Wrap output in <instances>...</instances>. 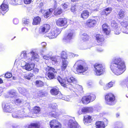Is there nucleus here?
I'll return each instance as SVG.
<instances>
[{"mask_svg": "<svg viewBox=\"0 0 128 128\" xmlns=\"http://www.w3.org/2000/svg\"><path fill=\"white\" fill-rule=\"evenodd\" d=\"M124 62L120 58H116L113 60L110 65V68L113 72L116 75L122 74L126 70Z\"/></svg>", "mask_w": 128, "mask_h": 128, "instance_id": "obj_1", "label": "nucleus"}, {"mask_svg": "<svg viewBox=\"0 0 128 128\" xmlns=\"http://www.w3.org/2000/svg\"><path fill=\"white\" fill-rule=\"evenodd\" d=\"M58 80L61 85L64 87L68 88L71 91H73L75 92L77 91V89L74 87H72L73 85L70 83H72L75 84L77 82L76 79L73 77H69L66 80H62L60 76H58L57 78Z\"/></svg>", "mask_w": 128, "mask_h": 128, "instance_id": "obj_2", "label": "nucleus"}, {"mask_svg": "<svg viewBox=\"0 0 128 128\" xmlns=\"http://www.w3.org/2000/svg\"><path fill=\"white\" fill-rule=\"evenodd\" d=\"M20 56L25 59V61L30 63L32 61L38 62L39 60L38 56L36 52L32 51L30 52L27 56L26 52L23 51L21 53Z\"/></svg>", "mask_w": 128, "mask_h": 128, "instance_id": "obj_3", "label": "nucleus"}, {"mask_svg": "<svg viewBox=\"0 0 128 128\" xmlns=\"http://www.w3.org/2000/svg\"><path fill=\"white\" fill-rule=\"evenodd\" d=\"M94 70L95 74L97 76L103 74L105 71L104 67L102 64H96L94 65Z\"/></svg>", "mask_w": 128, "mask_h": 128, "instance_id": "obj_4", "label": "nucleus"}, {"mask_svg": "<svg viewBox=\"0 0 128 128\" xmlns=\"http://www.w3.org/2000/svg\"><path fill=\"white\" fill-rule=\"evenodd\" d=\"M23 111V110L22 109L21 110L14 109L12 112V116L14 118H18L26 116H32L30 115H26L24 114V112Z\"/></svg>", "mask_w": 128, "mask_h": 128, "instance_id": "obj_5", "label": "nucleus"}, {"mask_svg": "<svg viewBox=\"0 0 128 128\" xmlns=\"http://www.w3.org/2000/svg\"><path fill=\"white\" fill-rule=\"evenodd\" d=\"M115 98L112 94L109 93L107 94L105 96V100L106 103L110 105H113L116 103Z\"/></svg>", "mask_w": 128, "mask_h": 128, "instance_id": "obj_6", "label": "nucleus"}, {"mask_svg": "<svg viewBox=\"0 0 128 128\" xmlns=\"http://www.w3.org/2000/svg\"><path fill=\"white\" fill-rule=\"evenodd\" d=\"M61 32L60 30L57 28L52 29L50 32L46 34V36L50 38H56Z\"/></svg>", "mask_w": 128, "mask_h": 128, "instance_id": "obj_7", "label": "nucleus"}, {"mask_svg": "<svg viewBox=\"0 0 128 128\" xmlns=\"http://www.w3.org/2000/svg\"><path fill=\"white\" fill-rule=\"evenodd\" d=\"M95 95L92 94H90L89 95L83 97L82 99V101L84 104H87L90 102H92L96 99Z\"/></svg>", "mask_w": 128, "mask_h": 128, "instance_id": "obj_8", "label": "nucleus"}, {"mask_svg": "<svg viewBox=\"0 0 128 128\" xmlns=\"http://www.w3.org/2000/svg\"><path fill=\"white\" fill-rule=\"evenodd\" d=\"M46 72H48L47 74L48 77V78H47L48 79L51 80L53 79L54 78V74L52 72L54 73H56V71L54 68L52 67L48 66L46 68Z\"/></svg>", "mask_w": 128, "mask_h": 128, "instance_id": "obj_9", "label": "nucleus"}, {"mask_svg": "<svg viewBox=\"0 0 128 128\" xmlns=\"http://www.w3.org/2000/svg\"><path fill=\"white\" fill-rule=\"evenodd\" d=\"M88 69V68L86 66L83 65H78L77 66L74 72L76 74H81L86 71Z\"/></svg>", "mask_w": 128, "mask_h": 128, "instance_id": "obj_10", "label": "nucleus"}, {"mask_svg": "<svg viewBox=\"0 0 128 128\" xmlns=\"http://www.w3.org/2000/svg\"><path fill=\"white\" fill-rule=\"evenodd\" d=\"M27 62L25 61H23V63L22 62L21 66L24 69L28 71H30L33 69L34 64V63H31L30 64L28 62Z\"/></svg>", "mask_w": 128, "mask_h": 128, "instance_id": "obj_11", "label": "nucleus"}, {"mask_svg": "<svg viewBox=\"0 0 128 128\" xmlns=\"http://www.w3.org/2000/svg\"><path fill=\"white\" fill-rule=\"evenodd\" d=\"M8 4L7 0H4L0 6V12L2 15H4L8 10Z\"/></svg>", "mask_w": 128, "mask_h": 128, "instance_id": "obj_12", "label": "nucleus"}, {"mask_svg": "<svg viewBox=\"0 0 128 128\" xmlns=\"http://www.w3.org/2000/svg\"><path fill=\"white\" fill-rule=\"evenodd\" d=\"M50 26L49 24H45L41 26L40 28V33L41 34H45L46 35V33H48V32L50 30Z\"/></svg>", "mask_w": 128, "mask_h": 128, "instance_id": "obj_13", "label": "nucleus"}, {"mask_svg": "<svg viewBox=\"0 0 128 128\" xmlns=\"http://www.w3.org/2000/svg\"><path fill=\"white\" fill-rule=\"evenodd\" d=\"M4 111L6 112H12L14 108L12 105L10 103H6L2 106Z\"/></svg>", "mask_w": 128, "mask_h": 128, "instance_id": "obj_14", "label": "nucleus"}, {"mask_svg": "<svg viewBox=\"0 0 128 128\" xmlns=\"http://www.w3.org/2000/svg\"><path fill=\"white\" fill-rule=\"evenodd\" d=\"M68 124L69 128H80L78 123L70 119L69 120Z\"/></svg>", "mask_w": 128, "mask_h": 128, "instance_id": "obj_15", "label": "nucleus"}, {"mask_svg": "<svg viewBox=\"0 0 128 128\" xmlns=\"http://www.w3.org/2000/svg\"><path fill=\"white\" fill-rule=\"evenodd\" d=\"M120 24L122 26L121 30L123 33L128 34V22L126 21H123L121 22Z\"/></svg>", "mask_w": 128, "mask_h": 128, "instance_id": "obj_16", "label": "nucleus"}, {"mask_svg": "<svg viewBox=\"0 0 128 128\" xmlns=\"http://www.w3.org/2000/svg\"><path fill=\"white\" fill-rule=\"evenodd\" d=\"M97 23V22L94 19H89L87 20L85 24L87 27L91 28L94 26Z\"/></svg>", "mask_w": 128, "mask_h": 128, "instance_id": "obj_17", "label": "nucleus"}, {"mask_svg": "<svg viewBox=\"0 0 128 128\" xmlns=\"http://www.w3.org/2000/svg\"><path fill=\"white\" fill-rule=\"evenodd\" d=\"M102 28L105 34L108 35L110 34V26L106 24H104L102 25Z\"/></svg>", "mask_w": 128, "mask_h": 128, "instance_id": "obj_18", "label": "nucleus"}, {"mask_svg": "<svg viewBox=\"0 0 128 128\" xmlns=\"http://www.w3.org/2000/svg\"><path fill=\"white\" fill-rule=\"evenodd\" d=\"M67 23L66 20L65 18H60L58 19L56 22V25L59 26H62L66 25Z\"/></svg>", "mask_w": 128, "mask_h": 128, "instance_id": "obj_19", "label": "nucleus"}, {"mask_svg": "<svg viewBox=\"0 0 128 128\" xmlns=\"http://www.w3.org/2000/svg\"><path fill=\"white\" fill-rule=\"evenodd\" d=\"M95 36L97 42L99 45L101 44L104 42V38L103 36L98 34H96Z\"/></svg>", "mask_w": 128, "mask_h": 128, "instance_id": "obj_20", "label": "nucleus"}, {"mask_svg": "<svg viewBox=\"0 0 128 128\" xmlns=\"http://www.w3.org/2000/svg\"><path fill=\"white\" fill-rule=\"evenodd\" d=\"M73 34L72 33H68V35L63 39V41L65 42H70L71 40L73 38Z\"/></svg>", "mask_w": 128, "mask_h": 128, "instance_id": "obj_21", "label": "nucleus"}, {"mask_svg": "<svg viewBox=\"0 0 128 128\" xmlns=\"http://www.w3.org/2000/svg\"><path fill=\"white\" fill-rule=\"evenodd\" d=\"M92 120L91 117L90 116L86 115L84 116L83 121L84 122L85 124L90 123Z\"/></svg>", "mask_w": 128, "mask_h": 128, "instance_id": "obj_22", "label": "nucleus"}, {"mask_svg": "<svg viewBox=\"0 0 128 128\" xmlns=\"http://www.w3.org/2000/svg\"><path fill=\"white\" fill-rule=\"evenodd\" d=\"M68 63V59L62 60V66L61 67V69L62 70H64L66 68Z\"/></svg>", "mask_w": 128, "mask_h": 128, "instance_id": "obj_23", "label": "nucleus"}, {"mask_svg": "<svg viewBox=\"0 0 128 128\" xmlns=\"http://www.w3.org/2000/svg\"><path fill=\"white\" fill-rule=\"evenodd\" d=\"M90 12L87 10H84L82 12L81 15V17L84 19H86L88 16Z\"/></svg>", "mask_w": 128, "mask_h": 128, "instance_id": "obj_24", "label": "nucleus"}, {"mask_svg": "<svg viewBox=\"0 0 128 128\" xmlns=\"http://www.w3.org/2000/svg\"><path fill=\"white\" fill-rule=\"evenodd\" d=\"M60 114L58 112V110H54L50 112L49 114L51 116L56 117L60 115Z\"/></svg>", "mask_w": 128, "mask_h": 128, "instance_id": "obj_25", "label": "nucleus"}, {"mask_svg": "<svg viewBox=\"0 0 128 128\" xmlns=\"http://www.w3.org/2000/svg\"><path fill=\"white\" fill-rule=\"evenodd\" d=\"M96 128H104L105 125L103 122L98 121L96 123Z\"/></svg>", "mask_w": 128, "mask_h": 128, "instance_id": "obj_26", "label": "nucleus"}, {"mask_svg": "<svg viewBox=\"0 0 128 128\" xmlns=\"http://www.w3.org/2000/svg\"><path fill=\"white\" fill-rule=\"evenodd\" d=\"M18 90L19 92L24 96H26L28 94L27 90L23 87H19Z\"/></svg>", "mask_w": 128, "mask_h": 128, "instance_id": "obj_27", "label": "nucleus"}, {"mask_svg": "<svg viewBox=\"0 0 128 128\" xmlns=\"http://www.w3.org/2000/svg\"><path fill=\"white\" fill-rule=\"evenodd\" d=\"M88 36L86 33H84L80 35V40L83 42L88 40Z\"/></svg>", "mask_w": 128, "mask_h": 128, "instance_id": "obj_28", "label": "nucleus"}, {"mask_svg": "<svg viewBox=\"0 0 128 128\" xmlns=\"http://www.w3.org/2000/svg\"><path fill=\"white\" fill-rule=\"evenodd\" d=\"M53 11L52 8H50L48 10H47L44 14V16L45 18H47L49 17L52 13Z\"/></svg>", "mask_w": 128, "mask_h": 128, "instance_id": "obj_29", "label": "nucleus"}, {"mask_svg": "<svg viewBox=\"0 0 128 128\" xmlns=\"http://www.w3.org/2000/svg\"><path fill=\"white\" fill-rule=\"evenodd\" d=\"M23 25L24 26H30V20L28 18H24L22 20Z\"/></svg>", "mask_w": 128, "mask_h": 128, "instance_id": "obj_30", "label": "nucleus"}, {"mask_svg": "<svg viewBox=\"0 0 128 128\" xmlns=\"http://www.w3.org/2000/svg\"><path fill=\"white\" fill-rule=\"evenodd\" d=\"M41 21V18L38 16L34 18L33 20L32 24L34 25L38 24H40Z\"/></svg>", "mask_w": 128, "mask_h": 128, "instance_id": "obj_31", "label": "nucleus"}, {"mask_svg": "<svg viewBox=\"0 0 128 128\" xmlns=\"http://www.w3.org/2000/svg\"><path fill=\"white\" fill-rule=\"evenodd\" d=\"M114 84V82H110L108 83L107 84L104 86V89L105 90H108L110 88L112 87Z\"/></svg>", "mask_w": 128, "mask_h": 128, "instance_id": "obj_32", "label": "nucleus"}, {"mask_svg": "<svg viewBox=\"0 0 128 128\" xmlns=\"http://www.w3.org/2000/svg\"><path fill=\"white\" fill-rule=\"evenodd\" d=\"M59 90L58 88H53L52 89L50 90L51 94L54 96L57 95L58 93Z\"/></svg>", "mask_w": 128, "mask_h": 128, "instance_id": "obj_33", "label": "nucleus"}, {"mask_svg": "<svg viewBox=\"0 0 128 128\" xmlns=\"http://www.w3.org/2000/svg\"><path fill=\"white\" fill-rule=\"evenodd\" d=\"M26 128H39V126L37 123H32L26 126Z\"/></svg>", "mask_w": 128, "mask_h": 128, "instance_id": "obj_34", "label": "nucleus"}, {"mask_svg": "<svg viewBox=\"0 0 128 128\" xmlns=\"http://www.w3.org/2000/svg\"><path fill=\"white\" fill-rule=\"evenodd\" d=\"M62 9L60 8H58L55 10L54 14L55 16H58L60 14L62 13Z\"/></svg>", "mask_w": 128, "mask_h": 128, "instance_id": "obj_35", "label": "nucleus"}, {"mask_svg": "<svg viewBox=\"0 0 128 128\" xmlns=\"http://www.w3.org/2000/svg\"><path fill=\"white\" fill-rule=\"evenodd\" d=\"M19 0H10V3L12 4L16 5L20 4L21 2Z\"/></svg>", "mask_w": 128, "mask_h": 128, "instance_id": "obj_36", "label": "nucleus"}, {"mask_svg": "<svg viewBox=\"0 0 128 128\" xmlns=\"http://www.w3.org/2000/svg\"><path fill=\"white\" fill-rule=\"evenodd\" d=\"M58 122L56 120H51L50 122V127L52 128Z\"/></svg>", "mask_w": 128, "mask_h": 128, "instance_id": "obj_37", "label": "nucleus"}, {"mask_svg": "<svg viewBox=\"0 0 128 128\" xmlns=\"http://www.w3.org/2000/svg\"><path fill=\"white\" fill-rule=\"evenodd\" d=\"M112 10V9L111 8L108 7L104 9V12L105 13L106 16H107L111 12Z\"/></svg>", "mask_w": 128, "mask_h": 128, "instance_id": "obj_38", "label": "nucleus"}, {"mask_svg": "<svg viewBox=\"0 0 128 128\" xmlns=\"http://www.w3.org/2000/svg\"><path fill=\"white\" fill-rule=\"evenodd\" d=\"M61 56L62 60L68 59L67 54L66 52H62L61 53Z\"/></svg>", "mask_w": 128, "mask_h": 128, "instance_id": "obj_39", "label": "nucleus"}, {"mask_svg": "<svg viewBox=\"0 0 128 128\" xmlns=\"http://www.w3.org/2000/svg\"><path fill=\"white\" fill-rule=\"evenodd\" d=\"M36 86H37L41 87L43 86L44 83L40 80H36L35 82Z\"/></svg>", "mask_w": 128, "mask_h": 128, "instance_id": "obj_40", "label": "nucleus"}, {"mask_svg": "<svg viewBox=\"0 0 128 128\" xmlns=\"http://www.w3.org/2000/svg\"><path fill=\"white\" fill-rule=\"evenodd\" d=\"M118 18H122L125 16L124 14V12L122 10H121L120 11L118 14Z\"/></svg>", "mask_w": 128, "mask_h": 128, "instance_id": "obj_41", "label": "nucleus"}, {"mask_svg": "<svg viewBox=\"0 0 128 128\" xmlns=\"http://www.w3.org/2000/svg\"><path fill=\"white\" fill-rule=\"evenodd\" d=\"M111 25L112 27L114 28H117V27H119L118 26V24L114 20H112V21Z\"/></svg>", "mask_w": 128, "mask_h": 128, "instance_id": "obj_42", "label": "nucleus"}, {"mask_svg": "<svg viewBox=\"0 0 128 128\" xmlns=\"http://www.w3.org/2000/svg\"><path fill=\"white\" fill-rule=\"evenodd\" d=\"M114 29V32L115 34H118L120 33L121 29L120 28V26Z\"/></svg>", "mask_w": 128, "mask_h": 128, "instance_id": "obj_43", "label": "nucleus"}, {"mask_svg": "<svg viewBox=\"0 0 128 128\" xmlns=\"http://www.w3.org/2000/svg\"><path fill=\"white\" fill-rule=\"evenodd\" d=\"M50 60H51L52 63L53 64H54L57 62V58L54 56L51 57Z\"/></svg>", "mask_w": 128, "mask_h": 128, "instance_id": "obj_44", "label": "nucleus"}, {"mask_svg": "<svg viewBox=\"0 0 128 128\" xmlns=\"http://www.w3.org/2000/svg\"><path fill=\"white\" fill-rule=\"evenodd\" d=\"M40 110V108L37 106L34 107L32 110L34 114L38 113Z\"/></svg>", "mask_w": 128, "mask_h": 128, "instance_id": "obj_45", "label": "nucleus"}, {"mask_svg": "<svg viewBox=\"0 0 128 128\" xmlns=\"http://www.w3.org/2000/svg\"><path fill=\"white\" fill-rule=\"evenodd\" d=\"M77 9H79V8L78 7V4L75 5L74 6H72L71 8V10L72 12H74L76 10H77Z\"/></svg>", "mask_w": 128, "mask_h": 128, "instance_id": "obj_46", "label": "nucleus"}, {"mask_svg": "<svg viewBox=\"0 0 128 128\" xmlns=\"http://www.w3.org/2000/svg\"><path fill=\"white\" fill-rule=\"evenodd\" d=\"M33 76V74L30 73L28 74H26L24 76L25 78L28 80H30L31 77H32Z\"/></svg>", "mask_w": 128, "mask_h": 128, "instance_id": "obj_47", "label": "nucleus"}, {"mask_svg": "<svg viewBox=\"0 0 128 128\" xmlns=\"http://www.w3.org/2000/svg\"><path fill=\"white\" fill-rule=\"evenodd\" d=\"M50 106L53 109L56 110L57 108V105L56 103H53L50 104Z\"/></svg>", "mask_w": 128, "mask_h": 128, "instance_id": "obj_48", "label": "nucleus"}, {"mask_svg": "<svg viewBox=\"0 0 128 128\" xmlns=\"http://www.w3.org/2000/svg\"><path fill=\"white\" fill-rule=\"evenodd\" d=\"M14 102L17 105L19 104L22 102V100L18 99H16L14 100Z\"/></svg>", "mask_w": 128, "mask_h": 128, "instance_id": "obj_49", "label": "nucleus"}, {"mask_svg": "<svg viewBox=\"0 0 128 128\" xmlns=\"http://www.w3.org/2000/svg\"><path fill=\"white\" fill-rule=\"evenodd\" d=\"M62 125L59 122H58L57 124H56L52 128H61Z\"/></svg>", "mask_w": 128, "mask_h": 128, "instance_id": "obj_50", "label": "nucleus"}, {"mask_svg": "<svg viewBox=\"0 0 128 128\" xmlns=\"http://www.w3.org/2000/svg\"><path fill=\"white\" fill-rule=\"evenodd\" d=\"M12 76V74L9 72H7L6 73L4 77L6 78H9Z\"/></svg>", "mask_w": 128, "mask_h": 128, "instance_id": "obj_51", "label": "nucleus"}, {"mask_svg": "<svg viewBox=\"0 0 128 128\" xmlns=\"http://www.w3.org/2000/svg\"><path fill=\"white\" fill-rule=\"evenodd\" d=\"M88 113H90L93 112L94 110L93 108L92 107H87Z\"/></svg>", "mask_w": 128, "mask_h": 128, "instance_id": "obj_52", "label": "nucleus"}, {"mask_svg": "<svg viewBox=\"0 0 128 128\" xmlns=\"http://www.w3.org/2000/svg\"><path fill=\"white\" fill-rule=\"evenodd\" d=\"M69 4L68 3L66 2L64 3L62 6L63 8L64 9L67 8L69 6Z\"/></svg>", "mask_w": 128, "mask_h": 128, "instance_id": "obj_53", "label": "nucleus"}, {"mask_svg": "<svg viewBox=\"0 0 128 128\" xmlns=\"http://www.w3.org/2000/svg\"><path fill=\"white\" fill-rule=\"evenodd\" d=\"M82 109V111L83 112V113H88V109H87V107H86Z\"/></svg>", "mask_w": 128, "mask_h": 128, "instance_id": "obj_54", "label": "nucleus"}, {"mask_svg": "<svg viewBox=\"0 0 128 128\" xmlns=\"http://www.w3.org/2000/svg\"><path fill=\"white\" fill-rule=\"evenodd\" d=\"M17 124L15 123H13L11 124L10 125V127L11 128H17Z\"/></svg>", "mask_w": 128, "mask_h": 128, "instance_id": "obj_55", "label": "nucleus"}, {"mask_svg": "<svg viewBox=\"0 0 128 128\" xmlns=\"http://www.w3.org/2000/svg\"><path fill=\"white\" fill-rule=\"evenodd\" d=\"M41 44L42 46L44 47L43 49L46 50V46L47 45L46 43L45 42H42L41 43Z\"/></svg>", "mask_w": 128, "mask_h": 128, "instance_id": "obj_56", "label": "nucleus"}, {"mask_svg": "<svg viewBox=\"0 0 128 128\" xmlns=\"http://www.w3.org/2000/svg\"><path fill=\"white\" fill-rule=\"evenodd\" d=\"M43 58L44 59L46 60H48L50 58V56L49 55L47 54L43 56Z\"/></svg>", "mask_w": 128, "mask_h": 128, "instance_id": "obj_57", "label": "nucleus"}, {"mask_svg": "<svg viewBox=\"0 0 128 128\" xmlns=\"http://www.w3.org/2000/svg\"><path fill=\"white\" fill-rule=\"evenodd\" d=\"M64 100L67 101H69L70 100V98L69 96H67L64 97Z\"/></svg>", "mask_w": 128, "mask_h": 128, "instance_id": "obj_58", "label": "nucleus"}, {"mask_svg": "<svg viewBox=\"0 0 128 128\" xmlns=\"http://www.w3.org/2000/svg\"><path fill=\"white\" fill-rule=\"evenodd\" d=\"M32 0H24V3L26 4H30Z\"/></svg>", "mask_w": 128, "mask_h": 128, "instance_id": "obj_59", "label": "nucleus"}, {"mask_svg": "<svg viewBox=\"0 0 128 128\" xmlns=\"http://www.w3.org/2000/svg\"><path fill=\"white\" fill-rule=\"evenodd\" d=\"M16 94L15 92H11L10 93V96L12 98L14 97Z\"/></svg>", "mask_w": 128, "mask_h": 128, "instance_id": "obj_60", "label": "nucleus"}, {"mask_svg": "<svg viewBox=\"0 0 128 128\" xmlns=\"http://www.w3.org/2000/svg\"><path fill=\"white\" fill-rule=\"evenodd\" d=\"M13 22L15 24H17L18 23L19 20L18 19L15 18L14 19Z\"/></svg>", "mask_w": 128, "mask_h": 128, "instance_id": "obj_61", "label": "nucleus"}, {"mask_svg": "<svg viewBox=\"0 0 128 128\" xmlns=\"http://www.w3.org/2000/svg\"><path fill=\"white\" fill-rule=\"evenodd\" d=\"M84 62L82 60H78L76 62V63H77L78 64V65L81 64L83 65L84 63Z\"/></svg>", "mask_w": 128, "mask_h": 128, "instance_id": "obj_62", "label": "nucleus"}, {"mask_svg": "<svg viewBox=\"0 0 128 128\" xmlns=\"http://www.w3.org/2000/svg\"><path fill=\"white\" fill-rule=\"evenodd\" d=\"M58 98L59 99L64 100V97H63L62 95L61 94H59L58 95Z\"/></svg>", "mask_w": 128, "mask_h": 128, "instance_id": "obj_63", "label": "nucleus"}, {"mask_svg": "<svg viewBox=\"0 0 128 128\" xmlns=\"http://www.w3.org/2000/svg\"><path fill=\"white\" fill-rule=\"evenodd\" d=\"M22 30L25 32H26L28 31V29L24 27L22 28Z\"/></svg>", "mask_w": 128, "mask_h": 128, "instance_id": "obj_64", "label": "nucleus"}]
</instances>
